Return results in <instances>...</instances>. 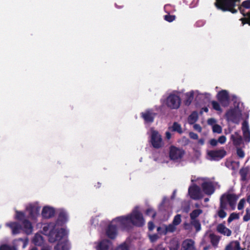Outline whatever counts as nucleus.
Wrapping results in <instances>:
<instances>
[{
  "mask_svg": "<svg viewBox=\"0 0 250 250\" xmlns=\"http://www.w3.org/2000/svg\"><path fill=\"white\" fill-rule=\"evenodd\" d=\"M191 224L194 226L197 231H199L201 229V225L198 221L192 220Z\"/></svg>",
  "mask_w": 250,
  "mask_h": 250,
  "instance_id": "44",
  "label": "nucleus"
},
{
  "mask_svg": "<svg viewBox=\"0 0 250 250\" xmlns=\"http://www.w3.org/2000/svg\"><path fill=\"white\" fill-rule=\"evenodd\" d=\"M209 237L212 244L214 246H216L219 241V237L213 234H210Z\"/></svg>",
  "mask_w": 250,
  "mask_h": 250,
  "instance_id": "32",
  "label": "nucleus"
},
{
  "mask_svg": "<svg viewBox=\"0 0 250 250\" xmlns=\"http://www.w3.org/2000/svg\"><path fill=\"white\" fill-rule=\"evenodd\" d=\"M154 160L160 164H168L170 159L167 156L163 153H160L155 155L154 157Z\"/></svg>",
  "mask_w": 250,
  "mask_h": 250,
  "instance_id": "22",
  "label": "nucleus"
},
{
  "mask_svg": "<svg viewBox=\"0 0 250 250\" xmlns=\"http://www.w3.org/2000/svg\"><path fill=\"white\" fill-rule=\"evenodd\" d=\"M162 104L171 109H178L181 104L180 92L174 91L168 94L165 99L161 100Z\"/></svg>",
  "mask_w": 250,
  "mask_h": 250,
  "instance_id": "6",
  "label": "nucleus"
},
{
  "mask_svg": "<svg viewBox=\"0 0 250 250\" xmlns=\"http://www.w3.org/2000/svg\"><path fill=\"white\" fill-rule=\"evenodd\" d=\"M43 237L39 233H37L32 239V242L36 246H41L43 244Z\"/></svg>",
  "mask_w": 250,
  "mask_h": 250,
  "instance_id": "24",
  "label": "nucleus"
},
{
  "mask_svg": "<svg viewBox=\"0 0 250 250\" xmlns=\"http://www.w3.org/2000/svg\"><path fill=\"white\" fill-rule=\"evenodd\" d=\"M189 136L190 138L194 139V140H197L198 138V135L194 132H189Z\"/></svg>",
  "mask_w": 250,
  "mask_h": 250,
  "instance_id": "55",
  "label": "nucleus"
},
{
  "mask_svg": "<svg viewBox=\"0 0 250 250\" xmlns=\"http://www.w3.org/2000/svg\"><path fill=\"white\" fill-rule=\"evenodd\" d=\"M148 250H153L152 249H149ZM156 250H166L165 248L162 246V245L159 246Z\"/></svg>",
  "mask_w": 250,
  "mask_h": 250,
  "instance_id": "60",
  "label": "nucleus"
},
{
  "mask_svg": "<svg viewBox=\"0 0 250 250\" xmlns=\"http://www.w3.org/2000/svg\"><path fill=\"white\" fill-rule=\"evenodd\" d=\"M203 94V98L204 97H206V98H209L210 97V96H211L210 94H209L208 93L205 92V93H204Z\"/></svg>",
  "mask_w": 250,
  "mask_h": 250,
  "instance_id": "61",
  "label": "nucleus"
},
{
  "mask_svg": "<svg viewBox=\"0 0 250 250\" xmlns=\"http://www.w3.org/2000/svg\"><path fill=\"white\" fill-rule=\"evenodd\" d=\"M15 219L20 221H22L25 219V214L24 212L21 211H19L15 209V214L14 216Z\"/></svg>",
  "mask_w": 250,
  "mask_h": 250,
  "instance_id": "27",
  "label": "nucleus"
},
{
  "mask_svg": "<svg viewBox=\"0 0 250 250\" xmlns=\"http://www.w3.org/2000/svg\"><path fill=\"white\" fill-rule=\"evenodd\" d=\"M230 140L232 141L233 145L236 147L241 146L243 142L241 136L238 132H235L231 134Z\"/></svg>",
  "mask_w": 250,
  "mask_h": 250,
  "instance_id": "21",
  "label": "nucleus"
},
{
  "mask_svg": "<svg viewBox=\"0 0 250 250\" xmlns=\"http://www.w3.org/2000/svg\"><path fill=\"white\" fill-rule=\"evenodd\" d=\"M239 196L233 193H226L222 195L220 198L221 207L228 208V205L231 210H234L236 208V204Z\"/></svg>",
  "mask_w": 250,
  "mask_h": 250,
  "instance_id": "7",
  "label": "nucleus"
},
{
  "mask_svg": "<svg viewBox=\"0 0 250 250\" xmlns=\"http://www.w3.org/2000/svg\"><path fill=\"white\" fill-rule=\"evenodd\" d=\"M209 143L210 145L212 146H215L218 144V143L217 142V140H216L215 139H212L210 140Z\"/></svg>",
  "mask_w": 250,
  "mask_h": 250,
  "instance_id": "54",
  "label": "nucleus"
},
{
  "mask_svg": "<svg viewBox=\"0 0 250 250\" xmlns=\"http://www.w3.org/2000/svg\"><path fill=\"white\" fill-rule=\"evenodd\" d=\"M150 135L151 144L154 148H159L164 146L162 136L157 131L151 129Z\"/></svg>",
  "mask_w": 250,
  "mask_h": 250,
  "instance_id": "13",
  "label": "nucleus"
},
{
  "mask_svg": "<svg viewBox=\"0 0 250 250\" xmlns=\"http://www.w3.org/2000/svg\"><path fill=\"white\" fill-rule=\"evenodd\" d=\"M250 220V213H249L248 211H247V212L246 214L243 217V220L244 221H248Z\"/></svg>",
  "mask_w": 250,
  "mask_h": 250,
  "instance_id": "57",
  "label": "nucleus"
},
{
  "mask_svg": "<svg viewBox=\"0 0 250 250\" xmlns=\"http://www.w3.org/2000/svg\"><path fill=\"white\" fill-rule=\"evenodd\" d=\"M118 218L119 217H117L113 219L106 229V234L109 238L114 239L116 237L118 228L125 230L121 222V221L120 219H118Z\"/></svg>",
  "mask_w": 250,
  "mask_h": 250,
  "instance_id": "10",
  "label": "nucleus"
},
{
  "mask_svg": "<svg viewBox=\"0 0 250 250\" xmlns=\"http://www.w3.org/2000/svg\"><path fill=\"white\" fill-rule=\"evenodd\" d=\"M227 154L226 150L223 148L208 150L207 151L208 159L211 161H218L224 158Z\"/></svg>",
  "mask_w": 250,
  "mask_h": 250,
  "instance_id": "14",
  "label": "nucleus"
},
{
  "mask_svg": "<svg viewBox=\"0 0 250 250\" xmlns=\"http://www.w3.org/2000/svg\"><path fill=\"white\" fill-rule=\"evenodd\" d=\"M41 206L38 202L29 203L25 206L28 212V218L33 222H36L40 215Z\"/></svg>",
  "mask_w": 250,
  "mask_h": 250,
  "instance_id": "8",
  "label": "nucleus"
},
{
  "mask_svg": "<svg viewBox=\"0 0 250 250\" xmlns=\"http://www.w3.org/2000/svg\"><path fill=\"white\" fill-rule=\"evenodd\" d=\"M192 185L188 188V193L191 198L193 200H199L202 198L204 194L201 188L196 182H192Z\"/></svg>",
  "mask_w": 250,
  "mask_h": 250,
  "instance_id": "12",
  "label": "nucleus"
},
{
  "mask_svg": "<svg viewBox=\"0 0 250 250\" xmlns=\"http://www.w3.org/2000/svg\"><path fill=\"white\" fill-rule=\"evenodd\" d=\"M242 130L243 133L250 131L248 124L246 122H244L242 124Z\"/></svg>",
  "mask_w": 250,
  "mask_h": 250,
  "instance_id": "52",
  "label": "nucleus"
},
{
  "mask_svg": "<svg viewBox=\"0 0 250 250\" xmlns=\"http://www.w3.org/2000/svg\"><path fill=\"white\" fill-rule=\"evenodd\" d=\"M193 128L195 130L199 132H201L202 131L201 126L199 125H198V124H194L193 125Z\"/></svg>",
  "mask_w": 250,
  "mask_h": 250,
  "instance_id": "58",
  "label": "nucleus"
},
{
  "mask_svg": "<svg viewBox=\"0 0 250 250\" xmlns=\"http://www.w3.org/2000/svg\"><path fill=\"white\" fill-rule=\"evenodd\" d=\"M166 229L167 233L173 232L176 230V227L172 223L168 226L166 225Z\"/></svg>",
  "mask_w": 250,
  "mask_h": 250,
  "instance_id": "42",
  "label": "nucleus"
},
{
  "mask_svg": "<svg viewBox=\"0 0 250 250\" xmlns=\"http://www.w3.org/2000/svg\"><path fill=\"white\" fill-rule=\"evenodd\" d=\"M15 242H18L19 244L18 245H20V243H22V248H24L26 247V246L27 245V244H28V240L27 239H20L18 240H16L15 241Z\"/></svg>",
  "mask_w": 250,
  "mask_h": 250,
  "instance_id": "45",
  "label": "nucleus"
},
{
  "mask_svg": "<svg viewBox=\"0 0 250 250\" xmlns=\"http://www.w3.org/2000/svg\"><path fill=\"white\" fill-rule=\"evenodd\" d=\"M208 107H204L202 109L201 111V113H202L203 111L205 112H208Z\"/></svg>",
  "mask_w": 250,
  "mask_h": 250,
  "instance_id": "63",
  "label": "nucleus"
},
{
  "mask_svg": "<svg viewBox=\"0 0 250 250\" xmlns=\"http://www.w3.org/2000/svg\"><path fill=\"white\" fill-rule=\"evenodd\" d=\"M175 16L173 15H167L165 16V19L168 22H171L175 20Z\"/></svg>",
  "mask_w": 250,
  "mask_h": 250,
  "instance_id": "50",
  "label": "nucleus"
},
{
  "mask_svg": "<svg viewBox=\"0 0 250 250\" xmlns=\"http://www.w3.org/2000/svg\"><path fill=\"white\" fill-rule=\"evenodd\" d=\"M246 202V200L244 198H242L239 201L237 206L238 210H241L244 208Z\"/></svg>",
  "mask_w": 250,
  "mask_h": 250,
  "instance_id": "41",
  "label": "nucleus"
},
{
  "mask_svg": "<svg viewBox=\"0 0 250 250\" xmlns=\"http://www.w3.org/2000/svg\"><path fill=\"white\" fill-rule=\"evenodd\" d=\"M211 104L212 107L213 109L218 112L219 113H221L223 112V109H222L220 103L215 101H212L211 102Z\"/></svg>",
  "mask_w": 250,
  "mask_h": 250,
  "instance_id": "29",
  "label": "nucleus"
},
{
  "mask_svg": "<svg viewBox=\"0 0 250 250\" xmlns=\"http://www.w3.org/2000/svg\"><path fill=\"white\" fill-rule=\"evenodd\" d=\"M22 228L21 225L16 222H9L5 224L7 227L9 228L13 234L20 233L22 229L27 234L31 233L33 230V227L31 222L28 219H24L21 222Z\"/></svg>",
  "mask_w": 250,
  "mask_h": 250,
  "instance_id": "5",
  "label": "nucleus"
},
{
  "mask_svg": "<svg viewBox=\"0 0 250 250\" xmlns=\"http://www.w3.org/2000/svg\"><path fill=\"white\" fill-rule=\"evenodd\" d=\"M42 250H50V248H48L46 247H44L42 248Z\"/></svg>",
  "mask_w": 250,
  "mask_h": 250,
  "instance_id": "64",
  "label": "nucleus"
},
{
  "mask_svg": "<svg viewBox=\"0 0 250 250\" xmlns=\"http://www.w3.org/2000/svg\"><path fill=\"white\" fill-rule=\"evenodd\" d=\"M193 94L194 95V99L196 100H201L203 98V94L201 93L198 90H192Z\"/></svg>",
  "mask_w": 250,
  "mask_h": 250,
  "instance_id": "34",
  "label": "nucleus"
},
{
  "mask_svg": "<svg viewBox=\"0 0 250 250\" xmlns=\"http://www.w3.org/2000/svg\"><path fill=\"white\" fill-rule=\"evenodd\" d=\"M155 228V225L152 221L148 223V229L150 231L152 230Z\"/></svg>",
  "mask_w": 250,
  "mask_h": 250,
  "instance_id": "56",
  "label": "nucleus"
},
{
  "mask_svg": "<svg viewBox=\"0 0 250 250\" xmlns=\"http://www.w3.org/2000/svg\"><path fill=\"white\" fill-rule=\"evenodd\" d=\"M181 250H196L194 242L191 239H186L182 243Z\"/></svg>",
  "mask_w": 250,
  "mask_h": 250,
  "instance_id": "20",
  "label": "nucleus"
},
{
  "mask_svg": "<svg viewBox=\"0 0 250 250\" xmlns=\"http://www.w3.org/2000/svg\"><path fill=\"white\" fill-rule=\"evenodd\" d=\"M185 96V104L186 105H189L192 103L193 100L194 99V95L193 94L192 90H191L186 93Z\"/></svg>",
  "mask_w": 250,
  "mask_h": 250,
  "instance_id": "25",
  "label": "nucleus"
},
{
  "mask_svg": "<svg viewBox=\"0 0 250 250\" xmlns=\"http://www.w3.org/2000/svg\"><path fill=\"white\" fill-rule=\"evenodd\" d=\"M148 236L149 237V240L151 242L154 243L156 242L159 238V236L156 234H148Z\"/></svg>",
  "mask_w": 250,
  "mask_h": 250,
  "instance_id": "43",
  "label": "nucleus"
},
{
  "mask_svg": "<svg viewBox=\"0 0 250 250\" xmlns=\"http://www.w3.org/2000/svg\"><path fill=\"white\" fill-rule=\"evenodd\" d=\"M169 129L174 131H176L180 134L183 133V130L181 126L180 125H179L176 122L174 123L172 126L169 127Z\"/></svg>",
  "mask_w": 250,
  "mask_h": 250,
  "instance_id": "31",
  "label": "nucleus"
},
{
  "mask_svg": "<svg viewBox=\"0 0 250 250\" xmlns=\"http://www.w3.org/2000/svg\"><path fill=\"white\" fill-rule=\"evenodd\" d=\"M120 219L126 230L129 229L132 226L142 227L146 224L144 216L138 207H135L132 211L126 215L119 216Z\"/></svg>",
  "mask_w": 250,
  "mask_h": 250,
  "instance_id": "3",
  "label": "nucleus"
},
{
  "mask_svg": "<svg viewBox=\"0 0 250 250\" xmlns=\"http://www.w3.org/2000/svg\"><path fill=\"white\" fill-rule=\"evenodd\" d=\"M185 151L174 146H171L169 150V157L170 160L175 162H180L185 155Z\"/></svg>",
  "mask_w": 250,
  "mask_h": 250,
  "instance_id": "11",
  "label": "nucleus"
},
{
  "mask_svg": "<svg viewBox=\"0 0 250 250\" xmlns=\"http://www.w3.org/2000/svg\"><path fill=\"white\" fill-rule=\"evenodd\" d=\"M216 122V120L214 118H210L208 120V124L209 125H211L212 127H213V126L217 124Z\"/></svg>",
  "mask_w": 250,
  "mask_h": 250,
  "instance_id": "51",
  "label": "nucleus"
},
{
  "mask_svg": "<svg viewBox=\"0 0 250 250\" xmlns=\"http://www.w3.org/2000/svg\"><path fill=\"white\" fill-rule=\"evenodd\" d=\"M217 230L220 233L225 236H229L231 234V231L222 224H220L217 226Z\"/></svg>",
  "mask_w": 250,
  "mask_h": 250,
  "instance_id": "23",
  "label": "nucleus"
},
{
  "mask_svg": "<svg viewBox=\"0 0 250 250\" xmlns=\"http://www.w3.org/2000/svg\"><path fill=\"white\" fill-rule=\"evenodd\" d=\"M67 236L63 237L61 239L57 240L58 243L54 248V250H69L70 244L67 238ZM56 242V241H55Z\"/></svg>",
  "mask_w": 250,
  "mask_h": 250,
  "instance_id": "18",
  "label": "nucleus"
},
{
  "mask_svg": "<svg viewBox=\"0 0 250 250\" xmlns=\"http://www.w3.org/2000/svg\"><path fill=\"white\" fill-rule=\"evenodd\" d=\"M228 208H224L221 207V202L220 203V208L218 211V215L221 218H224L227 216V213L225 211V209H228Z\"/></svg>",
  "mask_w": 250,
  "mask_h": 250,
  "instance_id": "33",
  "label": "nucleus"
},
{
  "mask_svg": "<svg viewBox=\"0 0 250 250\" xmlns=\"http://www.w3.org/2000/svg\"><path fill=\"white\" fill-rule=\"evenodd\" d=\"M198 118V113L196 111L193 112L188 117V123L189 124H193L197 121Z\"/></svg>",
  "mask_w": 250,
  "mask_h": 250,
  "instance_id": "28",
  "label": "nucleus"
},
{
  "mask_svg": "<svg viewBox=\"0 0 250 250\" xmlns=\"http://www.w3.org/2000/svg\"><path fill=\"white\" fill-rule=\"evenodd\" d=\"M59 214L55 222L44 224L42 227V233L48 236V240L51 243L61 239L63 237L67 236L68 230L62 226L65 224L68 220V214L64 209L59 210Z\"/></svg>",
  "mask_w": 250,
  "mask_h": 250,
  "instance_id": "1",
  "label": "nucleus"
},
{
  "mask_svg": "<svg viewBox=\"0 0 250 250\" xmlns=\"http://www.w3.org/2000/svg\"><path fill=\"white\" fill-rule=\"evenodd\" d=\"M244 137L246 141L250 142V132H245L243 133Z\"/></svg>",
  "mask_w": 250,
  "mask_h": 250,
  "instance_id": "53",
  "label": "nucleus"
},
{
  "mask_svg": "<svg viewBox=\"0 0 250 250\" xmlns=\"http://www.w3.org/2000/svg\"><path fill=\"white\" fill-rule=\"evenodd\" d=\"M155 115L152 109H147L141 113L142 118L146 123H152Z\"/></svg>",
  "mask_w": 250,
  "mask_h": 250,
  "instance_id": "19",
  "label": "nucleus"
},
{
  "mask_svg": "<svg viewBox=\"0 0 250 250\" xmlns=\"http://www.w3.org/2000/svg\"><path fill=\"white\" fill-rule=\"evenodd\" d=\"M56 212V209L53 207L46 205L42 207L41 214L42 218L49 219L55 216Z\"/></svg>",
  "mask_w": 250,
  "mask_h": 250,
  "instance_id": "15",
  "label": "nucleus"
},
{
  "mask_svg": "<svg viewBox=\"0 0 250 250\" xmlns=\"http://www.w3.org/2000/svg\"><path fill=\"white\" fill-rule=\"evenodd\" d=\"M226 250H240V243L237 241L231 242L226 249Z\"/></svg>",
  "mask_w": 250,
  "mask_h": 250,
  "instance_id": "26",
  "label": "nucleus"
},
{
  "mask_svg": "<svg viewBox=\"0 0 250 250\" xmlns=\"http://www.w3.org/2000/svg\"><path fill=\"white\" fill-rule=\"evenodd\" d=\"M157 230L158 232L160 234H164L165 235L167 233V229H166V225H163L161 226V227H159L157 229Z\"/></svg>",
  "mask_w": 250,
  "mask_h": 250,
  "instance_id": "35",
  "label": "nucleus"
},
{
  "mask_svg": "<svg viewBox=\"0 0 250 250\" xmlns=\"http://www.w3.org/2000/svg\"><path fill=\"white\" fill-rule=\"evenodd\" d=\"M179 248L178 243L176 240H173L171 242L170 244V250H178Z\"/></svg>",
  "mask_w": 250,
  "mask_h": 250,
  "instance_id": "37",
  "label": "nucleus"
},
{
  "mask_svg": "<svg viewBox=\"0 0 250 250\" xmlns=\"http://www.w3.org/2000/svg\"><path fill=\"white\" fill-rule=\"evenodd\" d=\"M115 250H128V247L127 244H123L117 247Z\"/></svg>",
  "mask_w": 250,
  "mask_h": 250,
  "instance_id": "47",
  "label": "nucleus"
},
{
  "mask_svg": "<svg viewBox=\"0 0 250 250\" xmlns=\"http://www.w3.org/2000/svg\"><path fill=\"white\" fill-rule=\"evenodd\" d=\"M239 218V215L238 213L233 212L231 213L228 218V222L229 223L231 222L233 220L238 219Z\"/></svg>",
  "mask_w": 250,
  "mask_h": 250,
  "instance_id": "36",
  "label": "nucleus"
},
{
  "mask_svg": "<svg viewBox=\"0 0 250 250\" xmlns=\"http://www.w3.org/2000/svg\"><path fill=\"white\" fill-rule=\"evenodd\" d=\"M0 250H16V249L6 245H3L0 247Z\"/></svg>",
  "mask_w": 250,
  "mask_h": 250,
  "instance_id": "48",
  "label": "nucleus"
},
{
  "mask_svg": "<svg viewBox=\"0 0 250 250\" xmlns=\"http://www.w3.org/2000/svg\"><path fill=\"white\" fill-rule=\"evenodd\" d=\"M146 214L148 216H151L152 218H154L156 215V212L152 208H148L146 211Z\"/></svg>",
  "mask_w": 250,
  "mask_h": 250,
  "instance_id": "40",
  "label": "nucleus"
},
{
  "mask_svg": "<svg viewBox=\"0 0 250 250\" xmlns=\"http://www.w3.org/2000/svg\"><path fill=\"white\" fill-rule=\"evenodd\" d=\"M236 0H217L215 3L216 6L223 11H229L232 13L236 12L237 10L234 8ZM241 13L245 17L241 19L243 24L247 23L250 25V0H247L243 2L239 7Z\"/></svg>",
  "mask_w": 250,
  "mask_h": 250,
  "instance_id": "2",
  "label": "nucleus"
},
{
  "mask_svg": "<svg viewBox=\"0 0 250 250\" xmlns=\"http://www.w3.org/2000/svg\"><path fill=\"white\" fill-rule=\"evenodd\" d=\"M212 131L214 133H216L218 134H220L222 132V128L220 125L218 124L214 125L212 127Z\"/></svg>",
  "mask_w": 250,
  "mask_h": 250,
  "instance_id": "39",
  "label": "nucleus"
},
{
  "mask_svg": "<svg viewBox=\"0 0 250 250\" xmlns=\"http://www.w3.org/2000/svg\"><path fill=\"white\" fill-rule=\"evenodd\" d=\"M192 182H196L201 186L203 193L207 195H212L215 191L216 183L212 179L206 177H192Z\"/></svg>",
  "mask_w": 250,
  "mask_h": 250,
  "instance_id": "4",
  "label": "nucleus"
},
{
  "mask_svg": "<svg viewBox=\"0 0 250 250\" xmlns=\"http://www.w3.org/2000/svg\"><path fill=\"white\" fill-rule=\"evenodd\" d=\"M181 215L180 214H178L174 217L172 221V224L176 227L181 223Z\"/></svg>",
  "mask_w": 250,
  "mask_h": 250,
  "instance_id": "38",
  "label": "nucleus"
},
{
  "mask_svg": "<svg viewBox=\"0 0 250 250\" xmlns=\"http://www.w3.org/2000/svg\"><path fill=\"white\" fill-rule=\"evenodd\" d=\"M95 248L96 250H113V246L110 241L103 239L96 243Z\"/></svg>",
  "mask_w": 250,
  "mask_h": 250,
  "instance_id": "17",
  "label": "nucleus"
},
{
  "mask_svg": "<svg viewBox=\"0 0 250 250\" xmlns=\"http://www.w3.org/2000/svg\"><path fill=\"white\" fill-rule=\"evenodd\" d=\"M237 155L239 158H243L245 156V153L242 149L237 148Z\"/></svg>",
  "mask_w": 250,
  "mask_h": 250,
  "instance_id": "49",
  "label": "nucleus"
},
{
  "mask_svg": "<svg viewBox=\"0 0 250 250\" xmlns=\"http://www.w3.org/2000/svg\"><path fill=\"white\" fill-rule=\"evenodd\" d=\"M216 98L223 106L226 107L229 105V96L227 90H222L220 91L217 93Z\"/></svg>",
  "mask_w": 250,
  "mask_h": 250,
  "instance_id": "16",
  "label": "nucleus"
},
{
  "mask_svg": "<svg viewBox=\"0 0 250 250\" xmlns=\"http://www.w3.org/2000/svg\"><path fill=\"white\" fill-rule=\"evenodd\" d=\"M171 137L172 134L170 132L167 131L166 132V137L167 140H169L171 138Z\"/></svg>",
  "mask_w": 250,
  "mask_h": 250,
  "instance_id": "59",
  "label": "nucleus"
},
{
  "mask_svg": "<svg viewBox=\"0 0 250 250\" xmlns=\"http://www.w3.org/2000/svg\"><path fill=\"white\" fill-rule=\"evenodd\" d=\"M242 107L237 104L234 107L229 109L226 113L225 116L228 122L238 124L242 118Z\"/></svg>",
  "mask_w": 250,
  "mask_h": 250,
  "instance_id": "9",
  "label": "nucleus"
},
{
  "mask_svg": "<svg viewBox=\"0 0 250 250\" xmlns=\"http://www.w3.org/2000/svg\"><path fill=\"white\" fill-rule=\"evenodd\" d=\"M205 143V140L203 138H201L199 140L198 143L201 145H203Z\"/></svg>",
  "mask_w": 250,
  "mask_h": 250,
  "instance_id": "62",
  "label": "nucleus"
},
{
  "mask_svg": "<svg viewBox=\"0 0 250 250\" xmlns=\"http://www.w3.org/2000/svg\"><path fill=\"white\" fill-rule=\"evenodd\" d=\"M202 213L203 210L201 209L197 208L193 210L190 214L191 220H195Z\"/></svg>",
  "mask_w": 250,
  "mask_h": 250,
  "instance_id": "30",
  "label": "nucleus"
},
{
  "mask_svg": "<svg viewBox=\"0 0 250 250\" xmlns=\"http://www.w3.org/2000/svg\"><path fill=\"white\" fill-rule=\"evenodd\" d=\"M227 141V138L224 135L220 136L217 139V142L221 145L224 144Z\"/></svg>",
  "mask_w": 250,
  "mask_h": 250,
  "instance_id": "46",
  "label": "nucleus"
}]
</instances>
